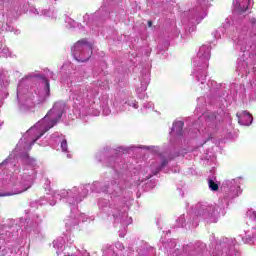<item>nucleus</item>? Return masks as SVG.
Instances as JSON below:
<instances>
[{
  "label": "nucleus",
  "mask_w": 256,
  "mask_h": 256,
  "mask_svg": "<svg viewBox=\"0 0 256 256\" xmlns=\"http://www.w3.org/2000/svg\"><path fill=\"white\" fill-rule=\"evenodd\" d=\"M236 117H238V123L240 125H244L246 127H249L251 123H253V115L249 113L248 111H243L242 113H237Z\"/></svg>",
  "instance_id": "2"
},
{
  "label": "nucleus",
  "mask_w": 256,
  "mask_h": 256,
  "mask_svg": "<svg viewBox=\"0 0 256 256\" xmlns=\"http://www.w3.org/2000/svg\"><path fill=\"white\" fill-rule=\"evenodd\" d=\"M253 217L254 219H256V212H253Z\"/></svg>",
  "instance_id": "13"
},
{
  "label": "nucleus",
  "mask_w": 256,
  "mask_h": 256,
  "mask_svg": "<svg viewBox=\"0 0 256 256\" xmlns=\"http://www.w3.org/2000/svg\"><path fill=\"white\" fill-rule=\"evenodd\" d=\"M148 27H153V21L151 20L148 21Z\"/></svg>",
  "instance_id": "11"
},
{
  "label": "nucleus",
  "mask_w": 256,
  "mask_h": 256,
  "mask_svg": "<svg viewBox=\"0 0 256 256\" xmlns=\"http://www.w3.org/2000/svg\"><path fill=\"white\" fill-rule=\"evenodd\" d=\"M28 188H25L24 190L18 191V192H14V193H4V194H0V197H11L13 195H21V193H25V191H27Z\"/></svg>",
  "instance_id": "7"
},
{
  "label": "nucleus",
  "mask_w": 256,
  "mask_h": 256,
  "mask_svg": "<svg viewBox=\"0 0 256 256\" xmlns=\"http://www.w3.org/2000/svg\"><path fill=\"white\" fill-rule=\"evenodd\" d=\"M185 123L183 121H177L173 124L172 131L176 135H183V126Z\"/></svg>",
  "instance_id": "3"
},
{
  "label": "nucleus",
  "mask_w": 256,
  "mask_h": 256,
  "mask_svg": "<svg viewBox=\"0 0 256 256\" xmlns=\"http://www.w3.org/2000/svg\"><path fill=\"white\" fill-rule=\"evenodd\" d=\"M208 187L211 191H219V184L211 179L208 180Z\"/></svg>",
  "instance_id": "6"
},
{
  "label": "nucleus",
  "mask_w": 256,
  "mask_h": 256,
  "mask_svg": "<svg viewBox=\"0 0 256 256\" xmlns=\"http://www.w3.org/2000/svg\"><path fill=\"white\" fill-rule=\"evenodd\" d=\"M249 3H251V0H236V5H238L239 9H242V11L248 9Z\"/></svg>",
  "instance_id": "5"
},
{
  "label": "nucleus",
  "mask_w": 256,
  "mask_h": 256,
  "mask_svg": "<svg viewBox=\"0 0 256 256\" xmlns=\"http://www.w3.org/2000/svg\"><path fill=\"white\" fill-rule=\"evenodd\" d=\"M53 113H54V111H53V110H50V111L47 113L46 117H51V115H53Z\"/></svg>",
  "instance_id": "10"
},
{
  "label": "nucleus",
  "mask_w": 256,
  "mask_h": 256,
  "mask_svg": "<svg viewBox=\"0 0 256 256\" xmlns=\"http://www.w3.org/2000/svg\"><path fill=\"white\" fill-rule=\"evenodd\" d=\"M45 85H46L47 89H49V80L45 79Z\"/></svg>",
  "instance_id": "12"
},
{
  "label": "nucleus",
  "mask_w": 256,
  "mask_h": 256,
  "mask_svg": "<svg viewBox=\"0 0 256 256\" xmlns=\"http://www.w3.org/2000/svg\"><path fill=\"white\" fill-rule=\"evenodd\" d=\"M61 149H62V151H63L64 153H67V151H68V146H67V140H66V139L62 140V142H61Z\"/></svg>",
  "instance_id": "8"
},
{
  "label": "nucleus",
  "mask_w": 256,
  "mask_h": 256,
  "mask_svg": "<svg viewBox=\"0 0 256 256\" xmlns=\"http://www.w3.org/2000/svg\"><path fill=\"white\" fill-rule=\"evenodd\" d=\"M54 125H57V120H55V119L52 120V125L49 126L48 128H46L42 133H40V134L36 137V139H34V140L31 142L30 145H35V143L38 141V139H41V138L43 137V135H45V133H47V131H49V129H52V127H53Z\"/></svg>",
  "instance_id": "4"
},
{
  "label": "nucleus",
  "mask_w": 256,
  "mask_h": 256,
  "mask_svg": "<svg viewBox=\"0 0 256 256\" xmlns=\"http://www.w3.org/2000/svg\"><path fill=\"white\" fill-rule=\"evenodd\" d=\"M84 47H87L89 53H88V57L85 60H82V62L89 61L91 55H93V44L88 42L87 39L83 38L81 40H78L72 47V51L74 53H79L83 51Z\"/></svg>",
  "instance_id": "1"
},
{
  "label": "nucleus",
  "mask_w": 256,
  "mask_h": 256,
  "mask_svg": "<svg viewBox=\"0 0 256 256\" xmlns=\"http://www.w3.org/2000/svg\"><path fill=\"white\" fill-rule=\"evenodd\" d=\"M169 162L167 161V159H163L161 162V165L159 166V168H157V173H159V171H161V169H163V167H167V164Z\"/></svg>",
  "instance_id": "9"
}]
</instances>
